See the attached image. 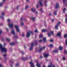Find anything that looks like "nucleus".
<instances>
[{
	"mask_svg": "<svg viewBox=\"0 0 67 67\" xmlns=\"http://www.w3.org/2000/svg\"><path fill=\"white\" fill-rule=\"evenodd\" d=\"M22 59L23 60H27V59H28V58H24V57H23L22 58Z\"/></svg>",
	"mask_w": 67,
	"mask_h": 67,
	"instance_id": "16",
	"label": "nucleus"
},
{
	"mask_svg": "<svg viewBox=\"0 0 67 67\" xmlns=\"http://www.w3.org/2000/svg\"><path fill=\"white\" fill-rule=\"evenodd\" d=\"M9 62L10 63H12V60H10Z\"/></svg>",
	"mask_w": 67,
	"mask_h": 67,
	"instance_id": "59",
	"label": "nucleus"
},
{
	"mask_svg": "<svg viewBox=\"0 0 67 67\" xmlns=\"http://www.w3.org/2000/svg\"><path fill=\"white\" fill-rule=\"evenodd\" d=\"M35 13H36V14H38V12H37V11H36V12H35Z\"/></svg>",
	"mask_w": 67,
	"mask_h": 67,
	"instance_id": "54",
	"label": "nucleus"
},
{
	"mask_svg": "<svg viewBox=\"0 0 67 67\" xmlns=\"http://www.w3.org/2000/svg\"><path fill=\"white\" fill-rule=\"evenodd\" d=\"M43 0H39L38 1V3L41 6H43Z\"/></svg>",
	"mask_w": 67,
	"mask_h": 67,
	"instance_id": "6",
	"label": "nucleus"
},
{
	"mask_svg": "<svg viewBox=\"0 0 67 67\" xmlns=\"http://www.w3.org/2000/svg\"><path fill=\"white\" fill-rule=\"evenodd\" d=\"M47 0H44V5L46 7L47 6Z\"/></svg>",
	"mask_w": 67,
	"mask_h": 67,
	"instance_id": "7",
	"label": "nucleus"
},
{
	"mask_svg": "<svg viewBox=\"0 0 67 67\" xmlns=\"http://www.w3.org/2000/svg\"><path fill=\"white\" fill-rule=\"evenodd\" d=\"M43 58V57H42V56H41L40 57V58Z\"/></svg>",
	"mask_w": 67,
	"mask_h": 67,
	"instance_id": "56",
	"label": "nucleus"
},
{
	"mask_svg": "<svg viewBox=\"0 0 67 67\" xmlns=\"http://www.w3.org/2000/svg\"><path fill=\"white\" fill-rule=\"evenodd\" d=\"M30 64L31 65V66L30 67H34L35 65L32 62H30Z\"/></svg>",
	"mask_w": 67,
	"mask_h": 67,
	"instance_id": "14",
	"label": "nucleus"
},
{
	"mask_svg": "<svg viewBox=\"0 0 67 67\" xmlns=\"http://www.w3.org/2000/svg\"><path fill=\"white\" fill-rule=\"evenodd\" d=\"M65 16L66 18H65V21L67 22V14L65 15Z\"/></svg>",
	"mask_w": 67,
	"mask_h": 67,
	"instance_id": "28",
	"label": "nucleus"
},
{
	"mask_svg": "<svg viewBox=\"0 0 67 67\" xmlns=\"http://www.w3.org/2000/svg\"><path fill=\"white\" fill-rule=\"evenodd\" d=\"M50 42H53V40L52 39L51 40H50Z\"/></svg>",
	"mask_w": 67,
	"mask_h": 67,
	"instance_id": "49",
	"label": "nucleus"
},
{
	"mask_svg": "<svg viewBox=\"0 0 67 67\" xmlns=\"http://www.w3.org/2000/svg\"><path fill=\"white\" fill-rule=\"evenodd\" d=\"M43 42H46V38H43Z\"/></svg>",
	"mask_w": 67,
	"mask_h": 67,
	"instance_id": "26",
	"label": "nucleus"
},
{
	"mask_svg": "<svg viewBox=\"0 0 67 67\" xmlns=\"http://www.w3.org/2000/svg\"><path fill=\"white\" fill-rule=\"evenodd\" d=\"M13 24H10L8 25V26L10 29H12L13 28Z\"/></svg>",
	"mask_w": 67,
	"mask_h": 67,
	"instance_id": "12",
	"label": "nucleus"
},
{
	"mask_svg": "<svg viewBox=\"0 0 67 67\" xmlns=\"http://www.w3.org/2000/svg\"><path fill=\"white\" fill-rule=\"evenodd\" d=\"M21 25L22 26H23L24 25V23L23 22L21 21Z\"/></svg>",
	"mask_w": 67,
	"mask_h": 67,
	"instance_id": "27",
	"label": "nucleus"
},
{
	"mask_svg": "<svg viewBox=\"0 0 67 67\" xmlns=\"http://www.w3.org/2000/svg\"><path fill=\"white\" fill-rule=\"evenodd\" d=\"M15 27L16 29L17 32H20V29H19V26L17 25H15Z\"/></svg>",
	"mask_w": 67,
	"mask_h": 67,
	"instance_id": "5",
	"label": "nucleus"
},
{
	"mask_svg": "<svg viewBox=\"0 0 67 67\" xmlns=\"http://www.w3.org/2000/svg\"><path fill=\"white\" fill-rule=\"evenodd\" d=\"M53 14L54 15H57V13H56V12L55 11H54L53 12Z\"/></svg>",
	"mask_w": 67,
	"mask_h": 67,
	"instance_id": "30",
	"label": "nucleus"
},
{
	"mask_svg": "<svg viewBox=\"0 0 67 67\" xmlns=\"http://www.w3.org/2000/svg\"><path fill=\"white\" fill-rule=\"evenodd\" d=\"M3 2H2V3H0V6L1 7H2V5L3 4Z\"/></svg>",
	"mask_w": 67,
	"mask_h": 67,
	"instance_id": "36",
	"label": "nucleus"
},
{
	"mask_svg": "<svg viewBox=\"0 0 67 67\" xmlns=\"http://www.w3.org/2000/svg\"><path fill=\"white\" fill-rule=\"evenodd\" d=\"M44 56L45 58H47L49 56V54L47 53H45L44 54Z\"/></svg>",
	"mask_w": 67,
	"mask_h": 67,
	"instance_id": "9",
	"label": "nucleus"
},
{
	"mask_svg": "<svg viewBox=\"0 0 67 67\" xmlns=\"http://www.w3.org/2000/svg\"><path fill=\"white\" fill-rule=\"evenodd\" d=\"M11 33L13 35H15V31L14 30H13L11 31Z\"/></svg>",
	"mask_w": 67,
	"mask_h": 67,
	"instance_id": "18",
	"label": "nucleus"
},
{
	"mask_svg": "<svg viewBox=\"0 0 67 67\" xmlns=\"http://www.w3.org/2000/svg\"><path fill=\"white\" fill-rule=\"evenodd\" d=\"M65 43L66 45H67V39L66 40V41L65 42Z\"/></svg>",
	"mask_w": 67,
	"mask_h": 67,
	"instance_id": "53",
	"label": "nucleus"
},
{
	"mask_svg": "<svg viewBox=\"0 0 67 67\" xmlns=\"http://www.w3.org/2000/svg\"><path fill=\"white\" fill-rule=\"evenodd\" d=\"M49 46L51 47H53V45L52 44H50Z\"/></svg>",
	"mask_w": 67,
	"mask_h": 67,
	"instance_id": "32",
	"label": "nucleus"
},
{
	"mask_svg": "<svg viewBox=\"0 0 67 67\" xmlns=\"http://www.w3.org/2000/svg\"><path fill=\"white\" fill-rule=\"evenodd\" d=\"M54 32L53 31H51V33H49L48 34V35L49 37H50L51 35H53Z\"/></svg>",
	"mask_w": 67,
	"mask_h": 67,
	"instance_id": "8",
	"label": "nucleus"
},
{
	"mask_svg": "<svg viewBox=\"0 0 67 67\" xmlns=\"http://www.w3.org/2000/svg\"><path fill=\"white\" fill-rule=\"evenodd\" d=\"M46 47L45 46H43V48L42 47H41V48H40V49L38 50L39 52H41V51H42L43 50V49H44Z\"/></svg>",
	"mask_w": 67,
	"mask_h": 67,
	"instance_id": "10",
	"label": "nucleus"
},
{
	"mask_svg": "<svg viewBox=\"0 0 67 67\" xmlns=\"http://www.w3.org/2000/svg\"><path fill=\"white\" fill-rule=\"evenodd\" d=\"M10 66L11 67H13L12 65H10Z\"/></svg>",
	"mask_w": 67,
	"mask_h": 67,
	"instance_id": "64",
	"label": "nucleus"
},
{
	"mask_svg": "<svg viewBox=\"0 0 67 67\" xmlns=\"http://www.w3.org/2000/svg\"><path fill=\"white\" fill-rule=\"evenodd\" d=\"M34 43H32L31 44V46L30 47V51H31L33 49V46H34Z\"/></svg>",
	"mask_w": 67,
	"mask_h": 67,
	"instance_id": "3",
	"label": "nucleus"
},
{
	"mask_svg": "<svg viewBox=\"0 0 67 67\" xmlns=\"http://www.w3.org/2000/svg\"><path fill=\"white\" fill-rule=\"evenodd\" d=\"M6 41H7L8 42H10V41H11L10 39L9 38H6Z\"/></svg>",
	"mask_w": 67,
	"mask_h": 67,
	"instance_id": "20",
	"label": "nucleus"
},
{
	"mask_svg": "<svg viewBox=\"0 0 67 67\" xmlns=\"http://www.w3.org/2000/svg\"><path fill=\"white\" fill-rule=\"evenodd\" d=\"M31 11H32V12H35V11H36V10H35V8H32L31 9Z\"/></svg>",
	"mask_w": 67,
	"mask_h": 67,
	"instance_id": "19",
	"label": "nucleus"
},
{
	"mask_svg": "<svg viewBox=\"0 0 67 67\" xmlns=\"http://www.w3.org/2000/svg\"><path fill=\"white\" fill-rule=\"evenodd\" d=\"M64 53H65V54H67V51H66V50H65L64 51Z\"/></svg>",
	"mask_w": 67,
	"mask_h": 67,
	"instance_id": "46",
	"label": "nucleus"
},
{
	"mask_svg": "<svg viewBox=\"0 0 67 67\" xmlns=\"http://www.w3.org/2000/svg\"><path fill=\"white\" fill-rule=\"evenodd\" d=\"M48 67H55V66L54 64H53L51 63L50 65L48 66Z\"/></svg>",
	"mask_w": 67,
	"mask_h": 67,
	"instance_id": "13",
	"label": "nucleus"
},
{
	"mask_svg": "<svg viewBox=\"0 0 67 67\" xmlns=\"http://www.w3.org/2000/svg\"><path fill=\"white\" fill-rule=\"evenodd\" d=\"M36 62L37 63V64L36 65L38 67H41V66L40 65V64L38 63V61H36Z\"/></svg>",
	"mask_w": 67,
	"mask_h": 67,
	"instance_id": "15",
	"label": "nucleus"
},
{
	"mask_svg": "<svg viewBox=\"0 0 67 67\" xmlns=\"http://www.w3.org/2000/svg\"><path fill=\"white\" fill-rule=\"evenodd\" d=\"M10 44L11 46H12V45H15V43L14 42L12 43H10Z\"/></svg>",
	"mask_w": 67,
	"mask_h": 67,
	"instance_id": "23",
	"label": "nucleus"
},
{
	"mask_svg": "<svg viewBox=\"0 0 67 67\" xmlns=\"http://www.w3.org/2000/svg\"><path fill=\"white\" fill-rule=\"evenodd\" d=\"M2 25H3V24H2V23H0V26H2Z\"/></svg>",
	"mask_w": 67,
	"mask_h": 67,
	"instance_id": "51",
	"label": "nucleus"
},
{
	"mask_svg": "<svg viewBox=\"0 0 67 67\" xmlns=\"http://www.w3.org/2000/svg\"><path fill=\"white\" fill-rule=\"evenodd\" d=\"M42 31L43 32H46V29H43L42 30Z\"/></svg>",
	"mask_w": 67,
	"mask_h": 67,
	"instance_id": "29",
	"label": "nucleus"
},
{
	"mask_svg": "<svg viewBox=\"0 0 67 67\" xmlns=\"http://www.w3.org/2000/svg\"><path fill=\"white\" fill-rule=\"evenodd\" d=\"M40 11H41V12H43V10H42V9H41Z\"/></svg>",
	"mask_w": 67,
	"mask_h": 67,
	"instance_id": "57",
	"label": "nucleus"
},
{
	"mask_svg": "<svg viewBox=\"0 0 67 67\" xmlns=\"http://www.w3.org/2000/svg\"><path fill=\"white\" fill-rule=\"evenodd\" d=\"M64 37H65V38H66V37H67V34L64 35Z\"/></svg>",
	"mask_w": 67,
	"mask_h": 67,
	"instance_id": "38",
	"label": "nucleus"
},
{
	"mask_svg": "<svg viewBox=\"0 0 67 67\" xmlns=\"http://www.w3.org/2000/svg\"><path fill=\"white\" fill-rule=\"evenodd\" d=\"M19 9V6H17L16 8V9H17V10H18Z\"/></svg>",
	"mask_w": 67,
	"mask_h": 67,
	"instance_id": "44",
	"label": "nucleus"
},
{
	"mask_svg": "<svg viewBox=\"0 0 67 67\" xmlns=\"http://www.w3.org/2000/svg\"><path fill=\"white\" fill-rule=\"evenodd\" d=\"M42 41H43V40H40L39 41V42H42Z\"/></svg>",
	"mask_w": 67,
	"mask_h": 67,
	"instance_id": "47",
	"label": "nucleus"
},
{
	"mask_svg": "<svg viewBox=\"0 0 67 67\" xmlns=\"http://www.w3.org/2000/svg\"><path fill=\"white\" fill-rule=\"evenodd\" d=\"M63 60H66V58L65 57H63Z\"/></svg>",
	"mask_w": 67,
	"mask_h": 67,
	"instance_id": "34",
	"label": "nucleus"
},
{
	"mask_svg": "<svg viewBox=\"0 0 67 67\" xmlns=\"http://www.w3.org/2000/svg\"><path fill=\"white\" fill-rule=\"evenodd\" d=\"M60 35H61V33L60 32H58L57 35V36H60Z\"/></svg>",
	"mask_w": 67,
	"mask_h": 67,
	"instance_id": "17",
	"label": "nucleus"
},
{
	"mask_svg": "<svg viewBox=\"0 0 67 67\" xmlns=\"http://www.w3.org/2000/svg\"><path fill=\"white\" fill-rule=\"evenodd\" d=\"M2 41H4V38H3L2 39Z\"/></svg>",
	"mask_w": 67,
	"mask_h": 67,
	"instance_id": "55",
	"label": "nucleus"
},
{
	"mask_svg": "<svg viewBox=\"0 0 67 67\" xmlns=\"http://www.w3.org/2000/svg\"><path fill=\"white\" fill-rule=\"evenodd\" d=\"M58 52V50H56L55 51H53V52L55 53H57V52Z\"/></svg>",
	"mask_w": 67,
	"mask_h": 67,
	"instance_id": "33",
	"label": "nucleus"
},
{
	"mask_svg": "<svg viewBox=\"0 0 67 67\" xmlns=\"http://www.w3.org/2000/svg\"><path fill=\"white\" fill-rule=\"evenodd\" d=\"M19 64L18 63H17L16 64L15 66L16 67L17 66H19Z\"/></svg>",
	"mask_w": 67,
	"mask_h": 67,
	"instance_id": "43",
	"label": "nucleus"
},
{
	"mask_svg": "<svg viewBox=\"0 0 67 67\" xmlns=\"http://www.w3.org/2000/svg\"><path fill=\"white\" fill-rule=\"evenodd\" d=\"M48 59H46V62H48Z\"/></svg>",
	"mask_w": 67,
	"mask_h": 67,
	"instance_id": "62",
	"label": "nucleus"
},
{
	"mask_svg": "<svg viewBox=\"0 0 67 67\" xmlns=\"http://www.w3.org/2000/svg\"><path fill=\"white\" fill-rule=\"evenodd\" d=\"M0 48L2 52H5L7 51V49L5 47H3L2 45L0 44Z\"/></svg>",
	"mask_w": 67,
	"mask_h": 67,
	"instance_id": "1",
	"label": "nucleus"
},
{
	"mask_svg": "<svg viewBox=\"0 0 67 67\" xmlns=\"http://www.w3.org/2000/svg\"><path fill=\"white\" fill-rule=\"evenodd\" d=\"M29 8V6L28 5H26L25 7V9L26 10H27Z\"/></svg>",
	"mask_w": 67,
	"mask_h": 67,
	"instance_id": "22",
	"label": "nucleus"
},
{
	"mask_svg": "<svg viewBox=\"0 0 67 67\" xmlns=\"http://www.w3.org/2000/svg\"><path fill=\"white\" fill-rule=\"evenodd\" d=\"M59 8V5L58 3H57L55 5V9H58Z\"/></svg>",
	"mask_w": 67,
	"mask_h": 67,
	"instance_id": "11",
	"label": "nucleus"
},
{
	"mask_svg": "<svg viewBox=\"0 0 67 67\" xmlns=\"http://www.w3.org/2000/svg\"><path fill=\"white\" fill-rule=\"evenodd\" d=\"M37 8H38L39 7V6L38 4H37L36 5Z\"/></svg>",
	"mask_w": 67,
	"mask_h": 67,
	"instance_id": "45",
	"label": "nucleus"
},
{
	"mask_svg": "<svg viewBox=\"0 0 67 67\" xmlns=\"http://www.w3.org/2000/svg\"><path fill=\"white\" fill-rule=\"evenodd\" d=\"M35 33H38V31L37 30H35Z\"/></svg>",
	"mask_w": 67,
	"mask_h": 67,
	"instance_id": "39",
	"label": "nucleus"
},
{
	"mask_svg": "<svg viewBox=\"0 0 67 67\" xmlns=\"http://www.w3.org/2000/svg\"><path fill=\"white\" fill-rule=\"evenodd\" d=\"M10 21H11V20L10 19H8L7 20V21H8V23H9V22H10Z\"/></svg>",
	"mask_w": 67,
	"mask_h": 67,
	"instance_id": "35",
	"label": "nucleus"
},
{
	"mask_svg": "<svg viewBox=\"0 0 67 67\" xmlns=\"http://www.w3.org/2000/svg\"><path fill=\"white\" fill-rule=\"evenodd\" d=\"M31 19L33 21H34L35 20V17H32L31 18Z\"/></svg>",
	"mask_w": 67,
	"mask_h": 67,
	"instance_id": "25",
	"label": "nucleus"
},
{
	"mask_svg": "<svg viewBox=\"0 0 67 67\" xmlns=\"http://www.w3.org/2000/svg\"><path fill=\"white\" fill-rule=\"evenodd\" d=\"M66 10V8H65L63 10V13H64L65 12V11Z\"/></svg>",
	"mask_w": 67,
	"mask_h": 67,
	"instance_id": "24",
	"label": "nucleus"
},
{
	"mask_svg": "<svg viewBox=\"0 0 67 67\" xmlns=\"http://www.w3.org/2000/svg\"><path fill=\"white\" fill-rule=\"evenodd\" d=\"M63 3H65V0H63Z\"/></svg>",
	"mask_w": 67,
	"mask_h": 67,
	"instance_id": "52",
	"label": "nucleus"
},
{
	"mask_svg": "<svg viewBox=\"0 0 67 67\" xmlns=\"http://www.w3.org/2000/svg\"><path fill=\"white\" fill-rule=\"evenodd\" d=\"M20 20L21 21H22V20H23V18H21L20 19Z\"/></svg>",
	"mask_w": 67,
	"mask_h": 67,
	"instance_id": "50",
	"label": "nucleus"
},
{
	"mask_svg": "<svg viewBox=\"0 0 67 67\" xmlns=\"http://www.w3.org/2000/svg\"><path fill=\"white\" fill-rule=\"evenodd\" d=\"M2 15H5V13H4V12H2Z\"/></svg>",
	"mask_w": 67,
	"mask_h": 67,
	"instance_id": "37",
	"label": "nucleus"
},
{
	"mask_svg": "<svg viewBox=\"0 0 67 67\" xmlns=\"http://www.w3.org/2000/svg\"><path fill=\"white\" fill-rule=\"evenodd\" d=\"M51 15H52V14H49V16H51Z\"/></svg>",
	"mask_w": 67,
	"mask_h": 67,
	"instance_id": "61",
	"label": "nucleus"
},
{
	"mask_svg": "<svg viewBox=\"0 0 67 67\" xmlns=\"http://www.w3.org/2000/svg\"><path fill=\"white\" fill-rule=\"evenodd\" d=\"M6 30H7V31H9V29H8L6 28Z\"/></svg>",
	"mask_w": 67,
	"mask_h": 67,
	"instance_id": "63",
	"label": "nucleus"
},
{
	"mask_svg": "<svg viewBox=\"0 0 67 67\" xmlns=\"http://www.w3.org/2000/svg\"><path fill=\"white\" fill-rule=\"evenodd\" d=\"M3 56L4 57H6V56H7V54H3Z\"/></svg>",
	"mask_w": 67,
	"mask_h": 67,
	"instance_id": "40",
	"label": "nucleus"
},
{
	"mask_svg": "<svg viewBox=\"0 0 67 67\" xmlns=\"http://www.w3.org/2000/svg\"><path fill=\"white\" fill-rule=\"evenodd\" d=\"M2 33V31L1 30H0V34H1ZM1 37V35H0V38Z\"/></svg>",
	"mask_w": 67,
	"mask_h": 67,
	"instance_id": "41",
	"label": "nucleus"
},
{
	"mask_svg": "<svg viewBox=\"0 0 67 67\" xmlns=\"http://www.w3.org/2000/svg\"><path fill=\"white\" fill-rule=\"evenodd\" d=\"M52 22H53L54 21V20L53 19L52 20Z\"/></svg>",
	"mask_w": 67,
	"mask_h": 67,
	"instance_id": "58",
	"label": "nucleus"
},
{
	"mask_svg": "<svg viewBox=\"0 0 67 67\" xmlns=\"http://www.w3.org/2000/svg\"><path fill=\"white\" fill-rule=\"evenodd\" d=\"M61 23V22H58V23L55 26V29H56L57 30H58V26L60 25V24Z\"/></svg>",
	"mask_w": 67,
	"mask_h": 67,
	"instance_id": "4",
	"label": "nucleus"
},
{
	"mask_svg": "<svg viewBox=\"0 0 67 67\" xmlns=\"http://www.w3.org/2000/svg\"><path fill=\"white\" fill-rule=\"evenodd\" d=\"M35 43L36 45H37V41L35 40Z\"/></svg>",
	"mask_w": 67,
	"mask_h": 67,
	"instance_id": "31",
	"label": "nucleus"
},
{
	"mask_svg": "<svg viewBox=\"0 0 67 67\" xmlns=\"http://www.w3.org/2000/svg\"><path fill=\"white\" fill-rule=\"evenodd\" d=\"M22 36L23 37H24V36H25V35H24V34H22Z\"/></svg>",
	"mask_w": 67,
	"mask_h": 67,
	"instance_id": "48",
	"label": "nucleus"
},
{
	"mask_svg": "<svg viewBox=\"0 0 67 67\" xmlns=\"http://www.w3.org/2000/svg\"><path fill=\"white\" fill-rule=\"evenodd\" d=\"M43 36V35H39V37H42Z\"/></svg>",
	"mask_w": 67,
	"mask_h": 67,
	"instance_id": "42",
	"label": "nucleus"
},
{
	"mask_svg": "<svg viewBox=\"0 0 67 67\" xmlns=\"http://www.w3.org/2000/svg\"><path fill=\"white\" fill-rule=\"evenodd\" d=\"M30 34H33V31H29L27 32L26 34V37H29L30 36Z\"/></svg>",
	"mask_w": 67,
	"mask_h": 67,
	"instance_id": "2",
	"label": "nucleus"
},
{
	"mask_svg": "<svg viewBox=\"0 0 67 67\" xmlns=\"http://www.w3.org/2000/svg\"><path fill=\"white\" fill-rule=\"evenodd\" d=\"M59 49L60 51H62L63 49V47L61 46H60L59 47Z\"/></svg>",
	"mask_w": 67,
	"mask_h": 67,
	"instance_id": "21",
	"label": "nucleus"
},
{
	"mask_svg": "<svg viewBox=\"0 0 67 67\" xmlns=\"http://www.w3.org/2000/svg\"><path fill=\"white\" fill-rule=\"evenodd\" d=\"M2 59V58L0 56V60Z\"/></svg>",
	"mask_w": 67,
	"mask_h": 67,
	"instance_id": "60",
	"label": "nucleus"
}]
</instances>
